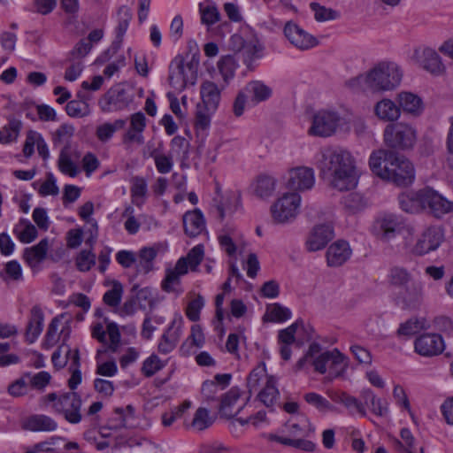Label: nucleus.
<instances>
[{
	"label": "nucleus",
	"instance_id": "obj_1",
	"mask_svg": "<svg viewBox=\"0 0 453 453\" xmlns=\"http://www.w3.org/2000/svg\"><path fill=\"white\" fill-rule=\"evenodd\" d=\"M322 179L340 191L354 188L357 184L355 161L350 152L340 147L322 150L317 160Z\"/></svg>",
	"mask_w": 453,
	"mask_h": 453
},
{
	"label": "nucleus",
	"instance_id": "obj_2",
	"mask_svg": "<svg viewBox=\"0 0 453 453\" xmlns=\"http://www.w3.org/2000/svg\"><path fill=\"white\" fill-rule=\"evenodd\" d=\"M369 165L378 177L393 182L398 187H407L415 180L412 163L393 150H379L371 154Z\"/></svg>",
	"mask_w": 453,
	"mask_h": 453
},
{
	"label": "nucleus",
	"instance_id": "obj_3",
	"mask_svg": "<svg viewBox=\"0 0 453 453\" xmlns=\"http://www.w3.org/2000/svg\"><path fill=\"white\" fill-rule=\"evenodd\" d=\"M402 78L403 73L395 63L380 62L358 80L372 92H384L397 88Z\"/></svg>",
	"mask_w": 453,
	"mask_h": 453
},
{
	"label": "nucleus",
	"instance_id": "obj_4",
	"mask_svg": "<svg viewBox=\"0 0 453 453\" xmlns=\"http://www.w3.org/2000/svg\"><path fill=\"white\" fill-rule=\"evenodd\" d=\"M199 60L192 56L186 60L181 55H177L169 65L168 81L174 89L182 91L188 86H193L197 81Z\"/></svg>",
	"mask_w": 453,
	"mask_h": 453
},
{
	"label": "nucleus",
	"instance_id": "obj_5",
	"mask_svg": "<svg viewBox=\"0 0 453 453\" xmlns=\"http://www.w3.org/2000/svg\"><path fill=\"white\" fill-rule=\"evenodd\" d=\"M383 136L388 148L404 151L413 149L417 142V130L411 125L396 122L385 127Z\"/></svg>",
	"mask_w": 453,
	"mask_h": 453
},
{
	"label": "nucleus",
	"instance_id": "obj_6",
	"mask_svg": "<svg viewBox=\"0 0 453 453\" xmlns=\"http://www.w3.org/2000/svg\"><path fill=\"white\" fill-rule=\"evenodd\" d=\"M133 99L134 95L129 89L125 88L122 84H117L104 95L99 104L104 111H117L127 108Z\"/></svg>",
	"mask_w": 453,
	"mask_h": 453
},
{
	"label": "nucleus",
	"instance_id": "obj_7",
	"mask_svg": "<svg viewBox=\"0 0 453 453\" xmlns=\"http://www.w3.org/2000/svg\"><path fill=\"white\" fill-rule=\"evenodd\" d=\"M81 404V397L78 393L66 392L58 396L53 406L56 411L62 414L67 422L78 424L82 418Z\"/></svg>",
	"mask_w": 453,
	"mask_h": 453
},
{
	"label": "nucleus",
	"instance_id": "obj_8",
	"mask_svg": "<svg viewBox=\"0 0 453 453\" xmlns=\"http://www.w3.org/2000/svg\"><path fill=\"white\" fill-rule=\"evenodd\" d=\"M341 122L336 111L321 110L313 115L309 134L319 137H329L334 134Z\"/></svg>",
	"mask_w": 453,
	"mask_h": 453
},
{
	"label": "nucleus",
	"instance_id": "obj_9",
	"mask_svg": "<svg viewBox=\"0 0 453 453\" xmlns=\"http://www.w3.org/2000/svg\"><path fill=\"white\" fill-rule=\"evenodd\" d=\"M301 196L297 193H287L272 207V216L277 223H286L294 219L300 206Z\"/></svg>",
	"mask_w": 453,
	"mask_h": 453
},
{
	"label": "nucleus",
	"instance_id": "obj_10",
	"mask_svg": "<svg viewBox=\"0 0 453 453\" xmlns=\"http://www.w3.org/2000/svg\"><path fill=\"white\" fill-rule=\"evenodd\" d=\"M423 285L419 281H411L395 294V302L403 310H416L423 301Z\"/></svg>",
	"mask_w": 453,
	"mask_h": 453
},
{
	"label": "nucleus",
	"instance_id": "obj_11",
	"mask_svg": "<svg viewBox=\"0 0 453 453\" xmlns=\"http://www.w3.org/2000/svg\"><path fill=\"white\" fill-rule=\"evenodd\" d=\"M403 226L401 217L393 213H384L376 219L373 229L380 240L388 242L403 228Z\"/></svg>",
	"mask_w": 453,
	"mask_h": 453
},
{
	"label": "nucleus",
	"instance_id": "obj_12",
	"mask_svg": "<svg viewBox=\"0 0 453 453\" xmlns=\"http://www.w3.org/2000/svg\"><path fill=\"white\" fill-rule=\"evenodd\" d=\"M444 239V234L439 226H430L426 228L416 244L412 248V252L418 256L426 255L439 248Z\"/></svg>",
	"mask_w": 453,
	"mask_h": 453
},
{
	"label": "nucleus",
	"instance_id": "obj_13",
	"mask_svg": "<svg viewBox=\"0 0 453 453\" xmlns=\"http://www.w3.org/2000/svg\"><path fill=\"white\" fill-rule=\"evenodd\" d=\"M298 328L304 329V323L303 319H297L287 328L281 329L278 332V343L280 344V354L283 360L288 361L291 357L292 351L290 346L296 343L297 346H302L301 341H296V334Z\"/></svg>",
	"mask_w": 453,
	"mask_h": 453
},
{
	"label": "nucleus",
	"instance_id": "obj_14",
	"mask_svg": "<svg viewBox=\"0 0 453 453\" xmlns=\"http://www.w3.org/2000/svg\"><path fill=\"white\" fill-rule=\"evenodd\" d=\"M444 347V341L439 334H423L414 342L415 351L423 357L437 356Z\"/></svg>",
	"mask_w": 453,
	"mask_h": 453
},
{
	"label": "nucleus",
	"instance_id": "obj_15",
	"mask_svg": "<svg viewBox=\"0 0 453 453\" xmlns=\"http://www.w3.org/2000/svg\"><path fill=\"white\" fill-rule=\"evenodd\" d=\"M287 187L292 190L303 191L311 189L315 182L314 171L311 167L299 166L288 173Z\"/></svg>",
	"mask_w": 453,
	"mask_h": 453
},
{
	"label": "nucleus",
	"instance_id": "obj_16",
	"mask_svg": "<svg viewBox=\"0 0 453 453\" xmlns=\"http://www.w3.org/2000/svg\"><path fill=\"white\" fill-rule=\"evenodd\" d=\"M284 35L293 45L303 50H309L319 42L314 36L291 21L287 22L285 25Z\"/></svg>",
	"mask_w": 453,
	"mask_h": 453
},
{
	"label": "nucleus",
	"instance_id": "obj_17",
	"mask_svg": "<svg viewBox=\"0 0 453 453\" xmlns=\"http://www.w3.org/2000/svg\"><path fill=\"white\" fill-rule=\"evenodd\" d=\"M425 209L428 208L436 218L453 211V203L429 187L425 188Z\"/></svg>",
	"mask_w": 453,
	"mask_h": 453
},
{
	"label": "nucleus",
	"instance_id": "obj_18",
	"mask_svg": "<svg viewBox=\"0 0 453 453\" xmlns=\"http://www.w3.org/2000/svg\"><path fill=\"white\" fill-rule=\"evenodd\" d=\"M333 238L334 229L331 225H317L313 227L306 241V248L309 251H317L322 250Z\"/></svg>",
	"mask_w": 453,
	"mask_h": 453
},
{
	"label": "nucleus",
	"instance_id": "obj_19",
	"mask_svg": "<svg viewBox=\"0 0 453 453\" xmlns=\"http://www.w3.org/2000/svg\"><path fill=\"white\" fill-rule=\"evenodd\" d=\"M425 188L418 191L410 190L398 196L400 208L407 213H418L425 210Z\"/></svg>",
	"mask_w": 453,
	"mask_h": 453
},
{
	"label": "nucleus",
	"instance_id": "obj_20",
	"mask_svg": "<svg viewBox=\"0 0 453 453\" xmlns=\"http://www.w3.org/2000/svg\"><path fill=\"white\" fill-rule=\"evenodd\" d=\"M146 127V117L139 111L134 113L130 117V127L123 135L124 143L136 142L137 144L144 143L142 132Z\"/></svg>",
	"mask_w": 453,
	"mask_h": 453
},
{
	"label": "nucleus",
	"instance_id": "obj_21",
	"mask_svg": "<svg viewBox=\"0 0 453 453\" xmlns=\"http://www.w3.org/2000/svg\"><path fill=\"white\" fill-rule=\"evenodd\" d=\"M182 319H174L162 335L158 344V351L163 354L171 352L179 342L181 334Z\"/></svg>",
	"mask_w": 453,
	"mask_h": 453
},
{
	"label": "nucleus",
	"instance_id": "obj_22",
	"mask_svg": "<svg viewBox=\"0 0 453 453\" xmlns=\"http://www.w3.org/2000/svg\"><path fill=\"white\" fill-rule=\"evenodd\" d=\"M351 256V249L345 241H338L329 246L326 250L328 266H341Z\"/></svg>",
	"mask_w": 453,
	"mask_h": 453
},
{
	"label": "nucleus",
	"instance_id": "obj_23",
	"mask_svg": "<svg viewBox=\"0 0 453 453\" xmlns=\"http://www.w3.org/2000/svg\"><path fill=\"white\" fill-rule=\"evenodd\" d=\"M21 426L32 432H53L58 428V423L47 415L34 414L24 419Z\"/></svg>",
	"mask_w": 453,
	"mask_h": 453
},
{
	"label": "nucleus",
	"instance_id": "obj_24",
	"mask_svg": "<svg viewBox=\"0 0 453 453\" xmlns=\"http://www.w3.org/2000/svg\"><path fill=\"white\" fill-rule=\"evenodd\" d=\"M44 314L39 305H34L30 311V317L26 327V341L35 342L43 329Z\"/></svg>",
	"mask_w": 453,
	"mask_h": 453
},
{
	"label": "nucleus",
	"instance_id": "obj_25",
	"mask_svg": "<svg viewBox=\"0 0 453 453\" xmlns=\"http://www.w3.org/2000/svg\"><path fill=\"white\" fill-rule=\"evenodd\" d=\"M241 396V391L238 388H231L226 393L222 395L219 406V413L226 418H234L242 407L234 410V405Z\"/></svg>",
	"mask_w": 453,
	"mask_h": 453
},
{
	"label": "nucleus",
	"instance_id": "obj_26",
	"mask_svg": "<svg viewBox=\"0 0 453 453\" xmlns=\"http://www.w3.org/2000/svg\"><path fill=\"white\" fill-rule=\"evenodd\" d=\"M184 232L190 237H196L205 229V220L202 211L196 209L183 215Z\"/></svg>",
	"mask_w": 453,
	"mask_h": 453
},
{
	"label": "nucleus",
	"instance_id": "obj_27",
	"mask_svg": "<svg viewBox=\"0 0 453 453\" xmlns=\"http://www.w3.org/2000/svg\"><path fill=\"white\" fill-rule=\"evenodd\" d=\"M332 399L335 403L344 405L351 415L358 414L363 418L367 416L365 404L361 397L358 399L346 392H338L332 395Z\"/></svg>",
	"mask_w": 453,
	"mask_h": 453
},
{
	"label": "nucleus",
	"instance_id": "obj_28",
	"mask_svg": "<svg viewBox=\"0 0 453 453\" xmlns=\"http://www.w3.org/2000/svg\"><path fill=\"white\" fill-rule=\"evenodd\" d=\"M360 397L365 402V408L378 417H387L388 414V403L386 399L377 397L370 388H364L360 392Z\"/></svg>",
	"mask_w": 453,
	"mask_h": 453
},
{
	"label": "nucleus",
	"instance_id": "obj_29",
	"mask_svg": "<svg viewBox=\"0 0 453 453\" xmlns=\"http://www.w3.org/2000/svg\"><path fill=\"white\" fill-rule=\"evenodd\" d=\"M158 249L155 247H143L136 255L135 269L137 274H148L155 269V259Z\"/></svg>",
	"mask_w": 453,
	"mask_h": 453
},
{
	"label": "nucleus",
	"instance_id": "obj_30",
	"mask_svg": "<svg viewBox=\"0 0 453 453\" xmlns=\"http://www.w3.org/2000/svg\"><path fill=\"white\" fill-rule=\"evenodd\" d=\"M242 89L252 105L266 101L272 96V88L260 81H250Z\"/></svg>",
	"mask_w": 453,
	"mask_h": 453
},
{
	"label": "nucleus",
	"instance_id": "obj_31",
	"mask_svg": "<svg viewBox=\"0 0 453 453\" xmlns=\"http://www.w3.org/2000/svg\"><path fill=\"white\" fill-rule=\"evenodd\" d=\"M200 94L203 108L207 111H215L220 101V91L218 86L212 81H204L201 85Z\"/></svg>",
	"mask_w": 453,
	"mask_h": 453
},
{
	"label": "nucleus",
	"instance_id": "obj_32",
	"mask_svg": "<svg viewBox=\"0 0 453 453\" xmlns=\"http://www.w3.org/2000/svg\"><path fill=\"white\" fill-rule=\"evenodd\" d=\"M48 250V239H42L36 245L24 250L23 258L30 267H35L45 259Z\"/></svg>",
	"mask_w": 453,
	"mask_h": 453
},
{
	"label": "nucleus",
	"instance_id": "obj_33",
	"mask_svg": "<svg viewBox=\"0 0 453 453\" xmlns=\"http://www.w3.org/2000/svg\"><path fill=\"white\" fill-rule=\"evenodd\" d=\"M134 409L132 405H127L125 409L116 408L113 416L108 421L109 429L118 430L120 428L132 427L131 422L134 419Z\"/></svg>",
	"mask_w": 453,
	"mask_h": 453
},
{
	"label": "nucleus",
	"instance_id": "obj_34",
	"mask_svg": "<svg viewBox=\"0 0 453 453\" xmlns=\"http://www.w3.org/2000/svg\"><path fill=\"white\" fill-rule=\"evenodd\" d=\"M132 19V13L126 6H121L119 9V22L115 29L116 38L111 44L113 53H116L121 46L123 37L128 28L130 20Z\"/></svg>",
	"mask_w": 453,
	"mask_h": 453
},
{
	"label": "nucleus",
	"instance_id": "obj_35",
	"mask_svg": "<svg viewBox=\"0 0 453 453\" xmlns=\"http://www.w3.org/2000/svg\"><path fill=\"white\" fill-rule=\"evenodd\" d=\"M374 112L381 120L395 121L400 117L401 110L392 100L385 98L375 104Z\"/></svg>",
	"mask_w": 453,
	"mask_h": 453
},
{
	"label": "nucleus",
	"instance_id": "obj_36",
	"mask_svg": "<svg viewBox=\"0 0 453 453\" xmlns=\"http://www.w3.org/2000/svg\"><path fill=\"white\" fill-rule=\"evenodd\" d=\"M400 110L412 114L419 115L423 111V103L419 96L411 92H401L397 96Z\"/></svg>",
	"mask_w": 453,
	"mask_h": 453
},
{
	"label": "nucleus",
	"instance_id": "obj_37",
	"mask_svg": "<svg viewBox=\"0 0 453 453\" xmlns=\"http://www.w3.org/2000/svg\"><path fill=\"white\" fill-rule=\"evenodd\" d=\"M78 99L69 101L65 106L66 113L72 118H82L89 114V105L88 101L89 96L79 91L77 93Z\"/></svg>",
	"mask_w": 453,
	"mask_h": 453
},
{
	"label": "nucleus",
	"instance_id": "obj_38",
	"mask_svg": "<svg viewBox=\"0 0 453 453\" xmlns=\"http://www.w3.org/2000/svg\"><path fill=\"white\" fill-rule=\"evenodd\" d=\"M266 438L271 441H277L286 446H290L295 449H302L304 451L311 452L315 449V443L311 441L304 439H295L288 437H282L273 434H269Z\"/></svg>",
	"mask_w": 453,
	"mask_h": 453
},
{
	"label": "nucleus",
	"instance_id": "obj_39",
	"mask_svg": "<svg viewBox=\"0 0 453 453\" xmlns=\"http://www.w3.org/2000/svg\"><path fill=\"white\" fill-rule=\"evenodd\" d=\"M421 65L425 70L433 74L438 75L444 71L440 56L432 49L424 50Z\"/></svg>",
	"mask_w": 453,
	"mask_h": 453
},
{
	"label": "nucleus",
	"instance_id": "obj_40",
	"mask_svg": "<svg viewBox=\"0 0 453 453\" xmlns=\"http://www.w3.org/2000/svg\"><path fill=\"white\" fill-rule=\"evenodd\" d=\"M236 235V230L232 226L223 227L219 234L218 241L220 248L229 256L232 257L236 253V245L234 238Z\"/></svg>",
	"mask_w": 453,
	"mask_h": 453
},
{
	"label": "nucleus",
	"instance_id": "obj_41",
	"mask_svg": "<svg viewBox=\"0 0 453 453\" xmlns=\"http://www.w3.org/2000/svg\"><path fill=\"white\" fill-rule=\"evenodd\" d=\"M258 399L267 408L273 407L280 397V392L276 388L273 377L266 378V383L264 388L258 394Z\"/></svg>",
	"mask_w": 453,
	"mask_h": 453
},
{
	"label": "nucleus",
	"instance_id": "obj_42",
	"mask_svg": "<svg viewBox=\"0 0 453 453\" xmlns=\"http://www.w3.org/2000/svg\"><path fill=\"white\" fill-rule=\"evenodd\" d=\"M275 180L268 175H260L255 184L254 192L260 198L271 196L275 190Z\"/></svg>",
	"mask_w": 453,
	"mask_h": 453
},
{
	"label": "nucleus",
	"instance_id": "obj_43",
	"mask_svg": "<svg viewBox=\"0 0 453 453\" xmlns=\"http://www.w3.org/2000/svg\"><path fill=\"white\" fill-rule=\"evenodd\" d=\"M342 204L345 211L349 214H356L366 207V202L362 195L349 193L342 198Z\"/></svg>",
	"mask_w": 453,
	"mask_h": 453
},
{
	"label": "nucleus",
	"instance_id": "obj_44",
	"mask_svg": "<svg viewBox=\"0 0 453 453\" xmlns=\"http://www.w3.org/2000/svg\"><path fill=\"white\" fill-rule=\"evenodd\" d=\"M19 225L23 226V229L19 230V226L14 227L13 233L18 236L19 240L23 243L32 242L38 234L36 227L27 219H21Z\"/></svg>",
	"mask_w": 453,
	"mask_h": 453
},
{
	"label": "nucleus",
	"instance_id": "obj_45",
	"mask_svg": "<svg viewBox=\"0 0 453 453\" xmlns=\"http://www.w3.org/2000/svg\"><path fill=\"white\" fill-rule=\"evenodd\" d=\"M426 327L425 319L411 318L402 323L397 330L398 336H411Z\"/></svg>",
	"mask_w": 453,
	"mask_h": 453
},
{
	"label": "nucleus",
	"instance_id": "obj_46",
	"mask_svg": "<svg viewBox=\"0 0 453 453\" xmlns=\"http://www.w3.org/2000/svg\"><path fill=\"white\" fill-rule=\"evenodd\" d=\"M189 142L180 135L173 137L171 141V150L172 156L179 157L182 162L188 159L189 157ZM183 163H181L182 165Z\"/></svg>",
	"mask_w": 453,
	"mask_h": 453
},
{
	"label": "nucleus",
	"instance_id": "obj_47",
	"mask_svg": "<svg viewBox=\"0 0 453 453\" xmlns=\"http://www.w3.org/2000/svg\"><path fill=\"white\" fill-rule=\"evenodd\" d=\"M22 127V122L17 119H12L1 130V143H10L17 140Z\"/></svg>",
	"mask_w": 453,
	"mask_h": 453
},
{
	"label": "nucleus",
	"instance_id": "obj_48",
	"mask_svg": "<svg viewBox=\"0 0 453 453\" xmlns=\"http://www.w3.org/2000/svg\"><path fill=\"white\" fill-rule=\"evenodd\" d=\"M389 281L391 285L400 289L410 285L412 280L411 273L406 269L395 266L390 270Z\"/></svg>",
	"mask_w": 453,
	"mask_h": 453
},
{
	"label": "nucleus",
	"instance_id": "obj_49",
	"mask_svg": "<svg viewBox=\"0 0 453 453\" xmlns=\"http://www.w3.org/2000/svg\"><path fill=\"white\" fill-rule=\"evenodd\" d=\"M236 66L234 58L230 55L222 57L219 61L218 67L219 73L226 84L234 78Z\"/></svg>",
	"mask_w": 453,
	"mask_h": 453
},
{
	"label": "nucleus",
	"instance_id": "obj_50",
	"mask_svg": "<svg viewBox=\"0 0 453 453\" xmlns=\"http://www.w3.org/2000/svg\"><path fill=\"white\" fill-rule=\"evenodd\" d=\"M147 182L142 177H134L131 187V196L133 203L141 205L144 202L147 194Z\"/></svg>",
	"mask_w": 453,
	"mask_h": 453
},
{
	"label": "nucleus",
	"instance_id": "obj_51",
	"mask_svg": "<svg viewBox=\"0 0 453 453\" xmlns=\"http://www.w3.org/2000/svg\"><path fill=\"white\" fill-rule=\"evenodd\" d=\"M150 157L154 159L156 168L160 173L165 174L172 171L173 165L172 155L165 156L160 154L158 150L155 149L150 153Z\"/></svg>",
	"mask_w": 453,
	"mask_h": 453
},
{
	"label": "nucleus",
	"instance_id": "obj_52",
	"mask_svg": "<svg viewBox=\"0 0 453 453\" xmlns=\"http://www.w3.org/2000/svg\"><path fill=\"white\" fill-rule=\"evenodd\" d=\"M59 170L70 177H75L79 173L78 166L73 162L65 150H62L58 161Z\"/></svg>",
	"mask_w": 453,
	"mask_h": 453
},
{
	"label": "nucleus",
	"instance_id": "obj_53",
	"mask_svg": "<svg viewBox=\"0 0 453 453\" xmlns=\"http://www.w3.org/2000/svg\"><path fill=\"white\" fill-rule=\"evenodd\" d=\"M213 423V418L210 416L209 411L205 408L200 407L196 410L194 418L192 420V426L203 431Z\"/></svg>",
	"mask_w": 453,
	"mask_h": 453
},
{
	"label": "nucleus",
	"instance_id": "obj_54",
	"mask_svg": "<svg viewBox=\"0 0 453 453\" xmlns=\"http://www.w3.org/2000/svg\"><path fill=\"white\" fill-rule=\"evenodd\" d=\"M304 399L309 404L314 406L319 411H328L334 410V406L330 403V402L317 393H307L304 395Z\"/></svg>",
	"mask_w": 453,
	"mask_h": 453
},
{
	"label": "nucleus",
	"instance_id": "obj_55",
	"mask_svg": "<svg viewBox=\"0 0 453 453\" xmlns=\"http://www.w3.org/2000/svg\"><path fill=\"white\" fill-rule=\"evenodd\" d=\"M0 276L4 281H7L8 279L16 281L22 280V269L19 263L16 260L7 262L4 270L0 272Z\"/></svg>",
	"mask_w": 453,
	"mask_h": 453
},
{
	"label": "nucleus",
	"instance_id": "obj_56",
	"mask_svg": "<svg viewBox=\"0 0 453 453\" xmlns=\"http://www.w3.org/2000/svg\"><path fill=\"white\" fill-rule=\"evenodd\" d=\"M60 323L59 316L54 317L46 332L44 341L42 343L43 348L50 349L52 348L58 341V329Z\"/></svg>",
	"mask_w": 453,
	"mask_h": 453
},
{
	"label": "nucleus",
	"instance_id": "obj_57",
	"mask_svg": "<svg viewBox=\"0 0 453 453\" xmlns=\"http://www.w3.org/2000/svg\"><path fill=\"white\" fill-rule=\"evenodd\" d=\"M165 365V364L161 361L157 355L153 354L144 360L142 367V372L145 377L150 378L161 370Z\"/></svg>",
	"mask_w": 453,
	"mask_h": 453
},
{
	"label": "nucleus",
	"instance_id": "obj_58",
	"mask_svg": "<svg viewBox=\"0 0 453 453\" xmlns=\"http://www.w3.org/2000/svg\"><path fill=\"white\" fill-rule=\"evenodd\" d=\"M266 370L265 364L255 367L250 373L247 379V388L251 394L256 391L259 386L260 380L266 377Z\"/></svg>",
	"mask_w": 453,
	"mask_h": 453
},
{
	"label": "nucleus",
	"instance_id": "obj_59",
	"mask_svg": "<svg viewBox=\"0 0 453 453\" xmlns=\"http://www.w3.org/2000/svg\"><path fill=\"white\" fill-rule=\"evenodd\" d=\"M28 384L32 388L42 390L50 383L51 376L48 372H40L36 374L32 375L31 373H26Z\"/></svg>",
	"mask_w": 453,
	"mask_h": 453
},
{
	"label": "nucleus",
	"instance_id": "obj_60",
	"mask_svg": "<svg viewBox=\"0 0 453 453\" xmlns=\"http://www.w3.org/2000/svg\"><path fill=\"white\" fill-rule=\"evenodd\" d=\"M330 357L334 358V360L333 366L329 371V374L334 377L341 376L347 368L345 356L342 354L337 349H334L332 350V356Z\"/></svg>",
	"mask_w": 453,
	"mask_h": 453
},
{
	"label": "nucleus",
	"instance_id": "obj_61",
	"mask_svg": "<svg viewBox=\"0 0 453 453\" xmlns=\"http://www.w3.org/2000/svg\"><path fill=\"white\" fill-rule=\"evenodd\" d=\"M311 9L314 12L315 19L317 21H327L337 19L338 12L333 9L321 6L318 3H311Z\"/></svg>",
	"mask_w": 453,
	"mask_h": 453
},
{
	"label": "nucleus",
	"instance_id": "obj_62",
	"mask_svg": "<svg viewBox=\"0 0 453 453\" xmlns=\"http://www.w3.org/2000/svg\"><path fill=\"white\" fill-rule=\"evenodd\" d=\"M190 407L189 402H184L182 404L172 409L170 411L162 415V424L165 426H171L176 419L182 417L183 413Z\"/></svg>",
	"mask_w": 453,
	"mask_h": 453
},
{
	"label": "nucleus",
	"instance_id": "obj_63",
	"mask_svg": "<svg viewBox=\"0 0 453 453\" xmlns=\"http://www.w3.org/2000/svg\"><path fill=\"white\" fill-rule=\"evenodd\" d=\"M267 315L273 322H283L290 319L291 311L280 303H274L268 309Z\"/></svg>",
	"mask_w": 453,
	"mask_h": 453
},
{
	"label": "nucleus",
	"instance_id": "obj_64",
	"mask_svg": "<svg viewBox=\"0 0 453 453\" xmlns=\"http://www.w3.org/2000/svg\"><path fill=\"white\" fill-rule=\"evenodd\" d=\"M96 264V255L89 250H81L76 257V266L81 272L89 271Z\"/></svg>",
	"mask_w": 453,
	"mask_h": 453
}]
</instances>
